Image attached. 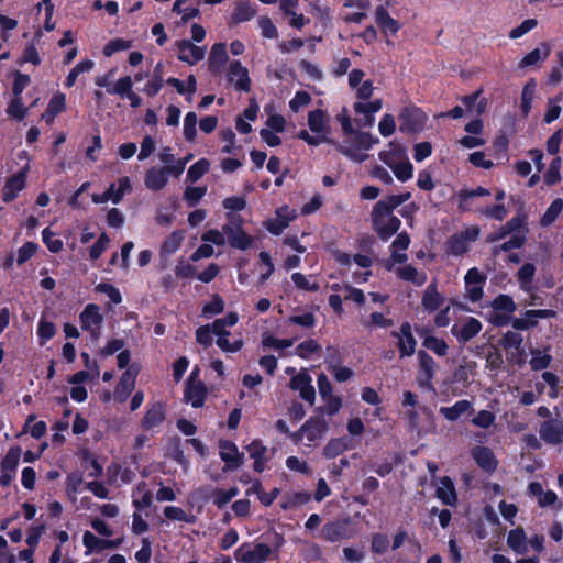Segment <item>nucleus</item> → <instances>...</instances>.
<instances>
[{
    "mask_svg": "<svg viewBox=\"0 0 563 563\" xmlns=\"http://www.w3.org/2000/svg\"><path fill=\"white\" fill-rule=\"evenodd\" d=\"M277 217L276 220H271L267 222V230L278 235L280 234L289 224V222L296 217L295 211H290L287 207L280 208L277 210Z\"/></svg>",
    "mask_w": 563,
    "mask_h": 563,
    "instance_id": "obj_17",
    "label": "nucleus"
},
{
    "mask_svg": "<svg viewBox=\"0 0 563 563\" xmlns=\"http://www.w3.org/2000/svg\"><path fill=\"white\" fill-rule=\"evenodd\" d=\"M347 449V440L344 438L332 439L323 449V454L328 459H333Z\"/></svg>",
    "mask_w": 563,
    "mask_h": 563,
    "instance_id": "obj_32",
    "label": "nucleus"
},
{
    "mask_svg": "<svg viewBox=\"0 0 563 563\" xmlns=\"http://www.w3.org/2000/svg\"><path fill=\"white\" fill-rule=\"evenodd\" d=\"M372 221L375 231L382 240H388L400 228V220L395 216L372 213Z\"/></svg>",
    "mask_w": 563,
    "mask_h": 563,
    "instance_id": "obj_4",
    "label": "nucleus"
},
{
    "mask_svg": "<svg viewBox=\"0 0 563 563\" xmlns=\"http://www.w3.org/2000/svg\"><path fill=\"white\" fill-rule=\"evenodd\" d=\"M132 78L130 76H125L120 78L113 87H109V93L119 95L121 97H126L132 90Z\"/></svg>",
    "mask_w": 563,
    "mask_h": 563,
    "instance_id": "obj_40",
    "label": "nucleus"
},
{
    "mask_svg": "<svg viewBox=\"0 0 563 563\" xmlns=\"http://www.w3.org/2000/svg\"><path fill=\"white\" fill-rule=\"evenodd\" d=\"M31 79L29 75H24L16 70L14 73V82L12 87V92L14 97H20L24 88L30 84Z\"/></svg>",
    "mask_w": 563,
    "mask_h": 563,
    "instance_id": "obj_57",
    "label": "nucleus"
},
{
    "mask_svg": "<svg viewBox=\"0 0 563 563\" xmlns=\"http://www.w3.org/2000/svg\"><path fill=\"white\" fill-rule=\"evenodd\" d=\"M531 353H532L533 357L530 361V366L533 371H541V369L547 368L550 365V363L552 361L551 355H549V354L541 355L540 351H538V350H533Z\"/></svg>",
    "mask_w": 563,
    "mask_h": 563,
    "instance_id": "obj_45",
    "label": "nucleus"
},
{
    "mask_svg": "<svg viewBox=\"0 0 563 563\" xmlns=\"http://www.w3.org/2000/svg\"><path fill=\"white\" fill-rule=\"evenodd\" d=\"M399 120L401 121L399 128L401 132H416L423 125V114L417 109H404L399 115Z\"/></svg>",
    "mask_w": 563,
    "mask_h": 563,
    "instance_id": "obj_9",
    "label": "nucleus"
},
{
    "mask_svg": "<svg viewBox=\"0 0 563 563\" xmlns=\"http://www.w3.org/2000/svg\"><path fill=\"white\" fill-rule=\"evenodd\" d=\"M495 421V415L488 410H481L476 417L473 418L472 423L479 428H489Z\"/></svg>",
    "mask_w": 563,
    "mask_h": 563,
    "instance_id": "obj_55",
    "label": "nucleus"
},
{
    "mask_svg": "<svg viewBox=\"0 0 563 563\" xmlns=\"http://www.w3.org/2000/svg\"><path fill=\"white\" fill-rule=\"evenodd\" d=\"M410 192H404L400 195H391L388 196L384 200H379L375 203L372 213L376 214H391L393 210L396 209L401 203L406 202L410 198Z\"/></svg>",
    "mask_w": 563,
    "mask_h": 563,
    "instance_id": "obj_12",
    "label": "nucleus"
},
{
    "mask_svg": "<svg viewBox=\"0 0 563 563\" xmlns=\"http://www.w3.org/2000/svg\"><path fill=\"white\" fill-rule=\"evenodd\" d=\"M166 169L152 167L146 172L145 186L151 190H159L167 184Z\"/></svg>",
    "mask_w": 563,
    "mask_h": 563,
    "instance_id": "obj_19",
    "label": "nucleus"
},
{
    "mask_svg": "<svg viewBox=\"0 0 563 563\" xmlns=\"http://www.w3.org/2000/svg\"><path fill=\"white\" fill-rule=\"evenodd\" d=\"M423 345L440 356L445 355L448 351V344L443 340H439L435 336L426 338Z\"/></svg>",
    "mask_w": 563,
    "mask_h": 563,
    "instance_id": "obj_48",
    "label": "nucleus"
},
{
    "mask_svg": "<svg viewBox=\"0 0 563 563\" xmlns=\"http://www.w3.org/2000/svg\"><path fill=\"white\" fill-rule=\"evenodd\" d=\"M228 60L227 46L223 43H217L211 47L209 56V70L219 74Z\"/></svg>",
    "mask_w": 563,
    "mask_h": 563,
    "instance_id": "obj_16",
    "label": "nucleus"
},
{
    "mask_svg": "<svg viewBox=\"0 0 563 563\" xmlns=\"http://www.w3.org/2000/svg\"><path fill=\"white\" fill-rule=\"evenodd\" d=\"M482 330V323L475 319L470 318L459 332V339L462 342H467L473 339Z\"/></svg>",
    "mask_w": 563,
    "mask_h": 563,
    "instance_id": "obj_29",
    "label": "nucleus"
},
{
    "mask_svg": "<svg viewBox=\"0 0 563 563\" xmlns=\"http://www.w3.org/2000/svg\"><path fill=\"white\" fill-rule=\"evenodd\" d=\"M507 543L517 554H525L528 551L526 533L522 528L511 530L508 534Z\"/></svg>",
    "mask_w": 563,
    "mask_h": 563,
    "instance_id": "obj_25",
    "label": "nucleus"
},
{
    "mask_svg": "<svg viewBox=\"0 0 563 563\" xmlns=\"http://www.w3.org/2000/svg\"><path fill=\"white\" fill-rule=\"evenodd\" d=\"M206 397L207 388L205 384L194 380V377H189L186 382V388L184 391L185 401L190 402L195 408H199L203 406Z\"/></svg>",
    "mask_w": 563,
    "mask_h": 563,
    "instance_id": "obj_5",
    "label": "nucleus"
},
{
    "mask_svg": "<svg viewBox=\"0 0 563 563\" xmlns=\"http://www.w3.org/2000/svg\"><path fill=\"white\" fill-rule=\"evenodd\" d=\"M538 22L536 19H527L519 26L512 29L509 33V37L515 40L525 35L537 26Z\"/></svg>",
    "mask_w": 563,
    "mask_h": 563,
    "instance_id": "obj_53",
    "label": "nucleus"
},
{
    "mask_svg": "<svg viewBox=\"0 0 563 563\" xmlns=\"http://www.w3.org/2000/svg\"><path fill=\"white\" fill-rule=\"evenodd\" d=\"M289 386L294 390H299L300 397L306 401L313 404L316 391L311 385V377L306 373H299L290 379Z\"/></svg>",
    "mask_w": 563,
    "mask_h": 563,
    "instance_id": "obj_8",
    "label": "nucleus"
},
{
    "mask_svg": "<svg viewBox=\"0 0 563 563\" xmlns=\"http://www.w3.org/2000/svg\"><path fill=\"white\" fill-rule=\"evenodd\" d=\"M472 456L484 471L494 472L497 467V461L490 449L486 446H476L472 450Z\"/></svg>",
    "mask_w": 563,
    "mask_h": 563,
    "instance_id": "obj_15",
    "label": "nucleus"
},
{
    "mask_svg": "<svg viewBox=\"0 0 563 563\" xmlns=\"http://www.w3.org/2000/svg\"><path fill=\"white\" fill-rule=\"evenodd\" d=\"M7 111H8L9 115H11L18 120H23L27 112L26 108L23 107L21 97H15L9 104V108Z\"/></svg>",
    "mask_w": 563,
    "mask_h": 563,
    "instance_id": "obj_52",
    "label": "nucleus"
},
{
    "mask_svg": "<svg viewBox=\"0 0 563 563\" xmlns=\"http://www.w3.org/2000/svg\"><path fill=\"white\" fill-rule=\"evenodd\" d=\"M540 438L549 444H559L563 442V422L551 419L541 423L539 430Z\"/></svg>",
    "mask_w": 563,
    "mask_h": 563,
    "instance_id": "obj_7",
    "label": "nucleus"
},
{
    "mask_svg": "<svg viewBox=\"0 0 563 563\" xmlns=\"http://www.w3.org/2000/svg\"><path fill=\"white\" fill-rule=\"evenodd\" d=\"M19 63L20 64L32 63L35 66L40 65L41 57L38 55L37 49L35 48V46L33 44L27 45L25 47Z\"/></svg>",
    "mask_w": 563,
    "mask_h": 563,
    "instance_id": "obj_61",
    "label": "nucleus"
},
{
    "mask_svg": "<svg viewBox=\"0 0 563 563\" xmlns=\"http://www.w3.org/2000/svg\"><path fill=\"white\" fill-rule=\"evenodd\" d=\"M255 15V10L252 8L250 2L241 1L236 4L235 11L232 14V21L240 23L251 20Z\"/></svg>",
    "mask_w": 563,
    "mask_h": 563,
    "instance_id": "obj_31",
    "label": "nucleus"
},
{
    "mask_svg": "<svg viewBox=\"0 0 563 563\" xmlns=\"http://www.w3.org/2000/svg\"><path fill=\"white\" fill-rule=\"evenodd\" d=\"M42 235L44 243L51 252L57 253L63 249V242L58 239H53L55 234L48 228L43 230Z\"/></svg>",
    "mask_w": 563,
    "mask_h": 563,
    "instance_id": "obj_58",
    "label": "nucleus"
},
{
    "mask_svg": "<svg viewBox=\"0 0 563 563\" xmlns=\"http://www.w3.org/2000/svg\"><path fill=\"white\" fill-rule=\"evenodd\" d=\"M220 457L230 464L231 468H238L243 464V454L238 452L236 445L227 440H220L219 442Z\"/></svg>",
    "mask_w": 563,
    "mask_h": 563,
    "instance_id": "obj_14",
    "label": "nucleus"
},
{
    "mask_svg": "<svg viewBox=\"0 0 563 563\" xmlns=\"http://www.w3.org/2000/svg\"><path fill=\"white\" fill-rule=\"evenodd\" d=\"M420 371L423 374H428V377H434L435 363L433 358L424 351L418 352Z\"/></svg>",
    "mask_w": 563,
    "mask_h": 563,
    "instance_id": "obj_44",
    "label": "nucleus"
},
{
    "mask_svg": "<svg viewBox=\"0 0 563 563\" xmlns=\"http://www.w3.org/2000/svg\"><path fill=\"white\" fill-rule=\"evenodd\" d=\"M81 328L90 333L93 341H97L100 335L101 324L103 317L100 313V308L95 303H89L85 307L79 316Z\"/></svg>",
    "mask_w": 563,
    "mask_h": 563,
    "instance_id": "obj_1",
    "label": "nucleus"
},
{
    "mask_svg": "<svg viewBox=\"0 0 563 563\" xmlns=\"http://www.w3.org/2000/svg\"><path fill=\"white\" fill-rule=\"evenodd\" d=\"M375 19L376 23L384 32L396 34L400 29L399 22L393 19L387 10L382 5L376 8Z\"/></svg>",
    "mask_w": 563,
    "mask_h": 563,
    "instance_id": "obj_21",
    "label": "nucleus"
},
{
    "mask_svg": "<svg viewBox=\"0 0 563 563\" xmlns=\"http://www.w3.org/2000/svg\"><path fill=\"white\" fill-rule=\"evenodd\" d=\"M210 163L208 159L202 158L189 167L187 177L190 181L195 183L200 179L209 169Z\"/></svg>",
    "mask_w": 563,
    "mask_h": 563,
    "instance_id": "obj_38",
    "label": "nucleus"
},
{
    "mask_svg": "<svg viewBox=\"0 0 563 563\" xmlns=\"http://www.w3.org/2000/svg\"><path fill=\"white\" fill-rule=\"evenodd\" d=\"M271 554L272 549L265 543L243 544L236 552L238 560L243 563H264Z\"/></svg>",
    "mask_w": 563,
    "mask_h": 563,
    "instance_id": "obj_2",
    "label": "nucleus"
},
{
    "mask_svg": "<svg viewBox=\"0 0 563 563\" xmlns=\"http://www.w3.org/2000/svg\"><path fill=\"white\" fill-rule=\"evenodd\" d=\"M448 244L451 253H453L454 255H461L465 253L468 249L465 235H461L460 233L452 235Z\"/></svg>",
    "mask_w": 563,
    "mask_h": 563,
    "instance_id": "obj_42",
    "label": "nucleus"
},
{
    "mask_svg": "<svg viewBox=\"0 0 563 563\" xmlns=\"http://www.w3.org/2000/svg\"><path fill=\"white\" fill-rule=\"evenodd\" d=\"M92 66H93V63L91 60H85V62H80L79 64H77L68 74V76L66 78V85L68 87H71L75 84L79 74H81L84 71H89L92 68Z\"/></svg>",
    "mask_w": 563,
    "mask_h": 563,
    "instance_id": "obj_46",
    "label": "nucleus"
},
{
    "mask_svg": "<svg viewBox=\"0 0 563 563\" xmlns=\"http://www.w3.org/2000/svg\"><path fill=\"white\" fill-rule=\"evenodd\" d=\"M21 456V449L19 446L11 448L1 462V470L15 472Z\"/></svg>",
    "mask_w": 563,
    "mask_h": 563,
    "instance_id": "obj_36",
    "label": "nucleus"
},
{
    "mask_svg": "<svg viewBox=\"0 0 563 563\" xmlns=\"http://www.w3.org/2000/svg\"><path fill=\"white\" fill-rule=\"evenodd\" d=\"M197 114L188 112L184 120V136L187 141L192 142L197 135Z\"/></svg>",
    "mask_w": 563,
    "mask_h": 563,
    "instance_id": "obj_41",
    "label": "nucleus"
},
{
    "mask_svg": "<svg viewBox=\"0 0 563 563\" xmlns=\"http://www.w3.org/2000/svg\"><path fill=\"white\" fill-rule=\"evenodd\" d=\"M134 385L135 374H133L131 369H128L125 373H123L115 389V395L120 401H124L126 399L130 393L134 389Z\"/></svg>",
    "mask_w": 563,
    "mask_h": 563,
    "instance_id": "obj_23",
    "label": "nucleus"
},
{
    "mask_svg": "<svg viewBox=\"0 0 563 563\" xmlns=\"http://www.w3.org/2000/svg\"><path fill=\"white\" fill-rule=\"evenodd\" d=\"M319 349L320 345L314 340H307L296 347V353L300 357L307 358L311 353L317 352Z\"/></svg>",
    "mask_w": 563,
    "mask_h": 563,
    "instance_id": "obj_64",
    "label": "nucleus"
},
{
    "mask_svg": "<svg viewBox=\"0 0 563 563\" xmlns=\"http://www.w3.org/2000/svg\"><path fill=\"white\" fill-rule=\"evenodd\" d=\"M526 236L523 234H515L510 240L504 242L500 246L495 247L494 254H498L499 251L508 252L512 249H519L525 244Z\"/></svg>",
    "mask_w": 563,
    "mask_h": 563,
    "instance_id": "obj_50",
    "label": "nucleus"
},
{
    "mask_svg": "<svg viewBox=\"0 0 563 563\" xmlns=\"http://www.w3.org/2000/svg\"><path fill=\"white\" fill-rule=\"evenodd\" d=\"M422 305L428 310H437L441 305V297L435 287L429 286L422 298Z\"/></svg>",
    "mask_w": 563,
    "mask_h": 563,
    "instance_id": "obj_39",
    "label": "nucleus"
},
{
    "mask_svg": "<svg viewBox=\"0 0 563 563\" xmlns=\"http://www.w3.org/2000/svg\"><path fill=\"white\" fill-rule=\"evenodd\" d=\"M437 496L445 505L452 506L456 503V493L452 484V481L449 477H444L442 479V486L437 489Z\"/></svg>",
    "mask_w": 563,
    "mask_h": 563,
    "instance_id": "obj_26",
    "label": "nucleus"
},
{
    "mask_svg": "<svg viewBox=\"0 0 563 563\" xmlns=\"http://www.w3.org/2000/svg\"><path fill=\"white\" fill-rule=\"evenodd\" d=\"M343 526L339 522L328 523L323 526L322 533L329 541H336L343 536Z\"/></svg>",
    "mask_w": 563,
    "mask_h": 563,
    "instance_id": "obj_47",
    "label": "nucleus"
},
{
    "mask_svg": "<svg viewBox=\"0 0 563 563\" xmlns=\"http://www.w3.org/2000/svg\"><path fill=\"white\" fill-rule=\"evenodd\" d=\"M47 109L51 119H55V117L65 109V96L60 93L54 96L51 99Z\"/></svg>",
    "mask_w": 563,
    "mask_h": 563,
    "instance_id": "obj_59",
    "label": "nucleus"
},
{
    "mask_svg": "<svg viewBox=\"0 0 563 563\" xmlns=\"http://www.w3.org/2000/svg\"><path fill=\"white\" fill-rule=\"evenodd\" d=\"M389 547V539L385 534L376 533L373 536L372 550L377 554H384Z\"/></svg>",
    "mask_w": 563,
    "mask_h": 563,
    "instance_id": "obj_63",
    "label": "nucleus"
},
{
    "mask_svg": "<svg viewBox=\"0 0 563 563\" xmlns=\"http://www.w3.org/2000/svg\"><path fill=\"white\" fill-rule=\"evenodd\" d=\"M391 168L396 177L401 181H406L412 176V165L409 162L398 163Z\"/></svg>",
    "mask_w": 563,
    "mask_h": 563,
    "instance_id": "obj_56",
    "label": "nucleus"
},
{
    "mask_svg": "<svg viewBox=\"0 0 563 563\" xmlns=\"http://www.w3.org/2000/svg\"><path fill=\"white\" fill-rule=\"evenodd\" d=\"M522 341L523 338L520 333L508 331L503 335L499 342L505 350L514 349L520 356L523 353Z\"/></svg>",
    "mask_w": 563,
    "mask_h": 563,
    "instance_id": "obj_27",
    "label": "nucleus"
},
{
    "mask_svg": "<svg viewBox=\"0 0 563 563\" xmlns=\"http://www.w3.org/2000/svg\"><path fill=\"white\" fill-rule=\"evenodd\" d=\"M398 347L402 357L410 356L415 353L416 340L411 333V327L409 323H404L400 327Z\"/></svg>",
    "mask_w": 563,
    "mask_h": 563,
    "instance_id": "obj_18",
    "label": "nucleus"
},
{
    "mask_svg": "<svg viewBox=\"0 0 563 563\" xmlns=\"http://www.w3.org/2000/svg\"><path fill=\"white\" fill-rule=\"evenodd\" d=\"M311 102V97L306 91H298L294 99L289 102V107L294 112H298L300 108L308 106Z\"/></svg>",
    "mask_w": 563,
    "mask_h": 563,
    "instance_id": "obj_62",
    "label": "nucleus"
},
{
    "mask_svg": "<svg viewBox=\"0 0 563 563\" xmlns=\"http://www.w3.org/2000/svg\"><path fill=\"white\" fill-rule=\"evenodd\" d=\"M328 430V422L319 417L308 419L300 428L305 432L308 441L316 442L321 440Z\"/></svg>",
    "mask_w": 563,
    "mask_h": 563,
    "instance_id": "obj_10",
    "label": "nucleus"
},
{
    "mask_svg": "<svg viewBox=\"0 0 563 563\" xmlns=\"http://www.w3.org/2000/svg\"><path fill=\"white\" fill-rule=\"evenodd\" d=\"M165 419V410L162 404H155L150 408L143 418L142 426L144 429H152L161 424Z\"/></svg>",
    "mask_w": 563,
    "mask_h": 563,
    "instance_id": "obj_22",
    "label": "nucleus"
},
{
    "mask_svg": "<svg viewBox=\"0 0 563 563\" xmlns=\"http://www.w3.org/2000/svg\"><path fill=\"white\" fill-rule=\"evenodd\" d=\"M29 165L24 166L19 173L8 178L3 187V201L10 202L15 199L19 191L24 189Z\"/></svg>",
    "mask_w": 563,
    "mask_h": 563,
    "instance_id": "obj_6",
    "label": "nucleus"
},
{
    "mask_svg": "<svg viewBox=\"0 0 563 563\" xmlns=\"http://www.w3.org/2000/svg\"><path fill=\"white\" fill-rule=\"evenodd\" d=\"M164 79H163V64L158 63L153 71V78L152 80L145 86L144 91L148 96H155L161 88L163 87Z\"/></svg>",
    "mask_w": 563,
    "mask_h": 563,
    "instance_id": "obj_30",
    "label": "nucleus"
},
{
    "mask_svg": "<svg viewBox=\"0 0 563 563\" xmlns=\"http://www.w3.org/2000/svg\"><path fill=\"white\" fill-rule=\"evenodd\" d=\"M551 53V46L549 43L543 42L540 44V47L531 51L527 54L519 63V68H526L528 66H533L541 59H545Z\"/></svg>",
    "mask_w": 563,
    "mask_h": 563,
    "instance_id": "obj_20",
    "label": "nucleus"
},
{
    "mask_svg": "<svg viewBox=\"0 0 563 563\" xmlns=\"http://www.w3.org/2000/svg\"><path fill=\"white\" fill-rule=\"evenodd\" d=\"M308 125L314 133H321L325 130V113L323 110H314L308 114Z\"/></svg>",
    "mask_w": 563,
    "mask_h": 563,
    "instance_id": "obj_33",
    "label": "nucleus"
},
{
    "mask_svg": "<svg viewBox=\"0 0 563 563\" xmlns=\"http://www.w3.org/2000/svg\"><path fill=\"white\" fill-rule=\"evenodd\" d=\"M560 168H561V158L555 157L551 162L549 169L544 175V181L547 183V185L552 186L561 180Z\"/></svg>",
    "mask_w": 563,
    "mask_h": 563,
    "instance_id": "obj_43",
    "label": "nucleus"
},
{
    "mask_svg": "<svg viewBox=\"0 0 563 563\" xmlns=\"http://www.w3.org/2000/svg\"><path fill=\"white\" fill-rule=\"evenodd\" d=\"M492 307L496 310H504L507 312H514L516 310V305L512 298L507 295H499L496 297L492 303Z\"/></svg>",
    "mask_w": 563,
    "mask_h": 563,
    "instance_id": "obj_51",
    "label": "nucleus"
},
{
    "mask_svg": "<svg viewBox=\"0 0 563 563\" xmlns=\"http://www.w3.org/2000/svg\"><path fill=\"white\" fill-rule=\"evenodd\" d=\"M230 222L223 225L222 230L228 235L231 246L245 250L251 245V238L241 229L240 219L236 216H229Z\"/></svg>",
    "mask_w": 563,
    "mask_h": 563,
    "instance_id": "obj_3",
    "label": "nucleus"
},
{
    "mask_svg": "<svg viewBox=\"0 0 563 563\" xmlns=\"http://www.w3.org/2000/svg\"><path fill=\"white\" fill-rule=\"evenodd\" d=\"M229 80L236 89L249 91L251 88V80L249 77L247 69L241 65L240 62L235 60L230 64L229 68Z\"/></svg>",
    "mask_w": 563,
    "mask_h": 563,
    "instance_id": "obj_11",
    "label": "nucleus"
},
{
    "mask_svg": "<svg viewBox=\"0 0 563 563\" xmlns=\"http://www.w3.org/2000/svg\"><path fill=\"white\" fill-rule=\"evenodd\" d=\"M177 48L179 51V59L190 65L203 59L205 57V49L202 47L194 45L188 40H183L178 42Z\"/></svg>",
    "mask_w": 563,
    "mask_h": 563,
    "instance_id": "obj_13",
    "label": "nucleus"
},
{
    "mask_svg": "<svg viewBox=\"0 0 563 563\" xmlns=\"http://www.w3.org/2000/svg\"><path fill=\"white\" fill-rule=\"evenodd\" d=\"M310 496L306 493H294L286 497V500L283 504L284 509L294 508L300 505L308 503Z\"/></svg>",
    "mask_w": 563,
    "mask_h": 563,
    "instance_id": "obj_54",
    "label": "nucleus"
},
{
    "mask_svg": "<svg viewBox=\"0 0 563 563\" xmlns=\"http://www.w3.org/2000/svg\"><path fill=\"white\" fill-rule=\"evenodd\" d=\"M536 82L533 79L529 80L521 92V111L527 115L531 109V103L534 97Z\"/></svg>",
    "mask_w": 563,
    "mask_h": 563,
    "instance_id": "obj_35",
    "label": "nucleus"
},
{
    "mask_svg": "<svg viewBox=\"0 0 563 563\" xmlns=\"http://www.w3.org/2000/svg\"><path fill=\"white\" fill-rule=\"evenodd\" d=\"M82 542L87 549L86 554H91L92 552H101L107 549V540L99 539L90 531H86L84 533Z\"/></svg>",
    "mask_w": 563,
    "mask_h": 563,
    "instance_id": "obj_28",
    "label": "nucleus"
},
{
    "mask_svg": "<svg viewBox=\"0 0 563 563\" xmlns=\"http://www.w3.org/2000/svg\"><path fill=\"white\" fill-rule=\"evenodd\" d=\"M131 47V42L124 41L123 38H115L106 44L103 47V54L109 57L115 52L125 51Z\"/></svg>",
    "mask_w": 563,
    "mask_h": 563,
    "instance_id": "obj_49",
    "label": "nucleus"
},
{
    "mask_svg": "<svg viewBox=\"0 0 563 563\" xmlns=\"http://www.w3.org/2000/svg\"><path fill=\"white\" fill-rule=\"evenodd\" d=\"M562 210L563 200L561 198L553 200L548 210L545 211V213L543 214V217L541 218V225L548 227L551 223H553L558 216L562 212Z\"/></svg>",
    "mask_w": 563,
    "mask_h": 563,
    "instance_id": "obj_34",
    "label": "nucleus"
},
{
    "mask_svg": "<svg viewBox=\"0 0 563 563\" xmlns=\"http://www.w3.org/2000/svg\"><path fill=\"white\" fill-rule=\"evenodd\" d=\"M183 239H184V234L181 231H174L172 232L168 238L164 241L163 245H162V252L163 253H167V254H172L174 252H176L181 242H183Z\"/></svg>",
    "mask_w": 563,
    "mask_h": 563,
    "instance_id": "obj_37",
    "label": "nucleus"
},
{
    "mask_svg": "<svg viewBox=\"0 0 563 563\" xmlns=\"http://www.w3.org/2000/svg\"><path fill=\"white\" fill-rule=\"evenodd\" d=\"M355 144L361 150H369L373 144L377 143L378 140L374 139L369 133L367 132H355Z\"/></svg>",
    "mask_w": 563,
    "mask_h": 563,
    "instance_id": "obj_60",
    "label": "nucleus"
},
{
    "mask_svg": "<svg viewBox=\"0 0 563 563\" xmlns=\"http://www.w3.org/2000/svg\"><path fill=\"white\" fill-rule=\"evenodd\" d=\"M472 408V404L468 400H460L452 407H441L440 413L449 421L457 420L462 415L467 412Z\"/></svg>",
    "mask_w": 563,
    "mask_h": 563,
    "instance_id": "obj_24",
    "label": "nucleus"
}]
</instances>
